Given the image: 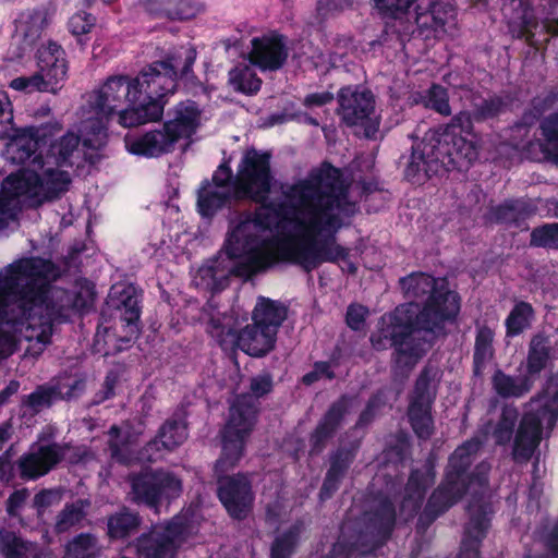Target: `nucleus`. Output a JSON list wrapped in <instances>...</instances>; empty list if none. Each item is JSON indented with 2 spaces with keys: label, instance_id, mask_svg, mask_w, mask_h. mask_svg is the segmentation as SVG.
I'll return each instance as SVG.
<instances>
[{
  "label": "nucleus",
  "instance_id": "obj_47",
  "mask_svg": "<svg viewBox=\"0 0 558 558\" xmlns=\"http://www.w3.org/2000/svg\"><path fill=\"white\" fill-rule=\"evenodd\" d=\"M302 524L295 522L277 535L270 545V558H292L300 543Z\"/></svg>",
  "mask_w": 558,
  "mask_h": 558
},
{
  "label": "nucleus",
  "instance_id": "obj_28",
  "mask_svg": "<svg viewBox=\"0 0 558 558\" xmlns=\"http://www.w3.org/2000/svg\"><path fill=\"white\" fill-rule=\"evenodd\" d=\"M363 523L366 529H372L381 542H388L397 523L395 501L385 494H377L368 509L363 512Z\"/></svg>",
  "mask_w": 558,
  "mask_h": 558
},
{
  "label": "nucleus",
  "instance_id": "obj_36",
  "mask_svg": "<svg viewBox=\"0 0 558 558\" xmlns=\"http://www.w3.org/2000/svg\"><path fill=\"white\" fill-rule=\"evenodd\" d=\"M288 307L279 301L266 296H258L252 313L254 324L278 333L282 323L287 319Z\"/></svg>",
  "mask_w": 558,
  "mask_h": 558
},
{
  "label": "nucleus",
  "instance_id": "obj_1",
  "mask_svg": "<svg viewBox=\"0 0 558 558\" xmlns=\"http://www.w3.org/2000/svg\"><path fill=\"white\" fill-rule=\"evenodd\" d=\"M60 277V267L40 256L20 258L0 270V359L16 351V333L36 340L39 355L51 343L53 324L69 320L72 294L52 288Z\"/></svg>",
  "mask_w": 558,
  "mask_h": 558
},
{
  "label": "nucleus",
  "instance_id": "obj_3",
  "mask_svg": "<svg viewBox=\"0 0 558 558\" xmlns=\"http://www.w3.org/2000/svg\"><path fill=\"white\" fill-rule=\"evenodd\" d=\"M399 286L408 300L423 299L422 307L410 302L397 306L388 315L377 332L369 337L376 351L392 349V367L408 373L434 345L435 339L445 332L446 323L457 318L460 295L445 283L426 272H412L400 278Z\"/></svg>",
  "mask_w": 558,
  "mask_h": 558
},
{
  "label": "nucleus",
  "instance_id": "obj_20",
  "mask_svg": "<svg viewBox=\"0 0 558 558\" xmlns=\"http://www.w3.org/2000/svg\"><path fill=\"white\" fill-rule=\"evenodd\" d=\"M288 37L278 31H270L251 40L248 61L262 72L281 70L289 58Z\"/></svg>",
  "mask_w": 558,
  "mask_h": 558
},
{
  "label": "nucleus",
  "instance_id": "obj_23",
  "mask_svg": "<svg viewBox=\"0 0 558 558\" xmlns=\"http://www.w3.org/2000/svg\"><path fill=\"white\" fill-rule=\"evenodd\" d=\"M187 438V423L185 414L175 411L159 427L156 436L142 449L141 458L150 462L159 459L162 450L171 451L182 445Z\"/></svg>",
  "mask_w": 558,
  "mask_h": 558
},
{
  "label": "nucleus",
  "instance_id": "obj_24",
  "mask_svg": "<svg viewBox=\"0 0 558 558\" xmlns=\"http://www.w3.org/2000/svg\"><path fill=\"white\" fill-rule=\"evenodd\" d=\"M350 400L348 395H341L329 405L327 411L319 418L317 425L308 436L311 456L320 454L327 447L329 440L336 436L345 415L349 413Z\"/></svg>",
  "mask_w": 558,
  "mask_h": 558
},
{
  "label": "nucleus",
  "instance_id": "obj_22",
  "mask_svg": "<svg viewBox=\"0 0 558 558\" xmlns=\"http://www.w3.org/2000/svg\"><path fill=\"white\" fill-rule=\"evenodd\" d=\"M359 448V442H351L338 446L329 451L327 457L328 468L318 493L322 502L331 499L339 490L357 457Z\"/></svg>",
  "mask_w": 558,
  "mask_h": 558
},
{
  "label": "nucleus",
  "instance_id": "obj_45",
  "mask_svg": "<svg viewBox=\"0 0 558 558\" xmlns=\"http://www.w3.org/2000/svg\"><path fill=\"white\" fill-rule=\"evenodd\" d=\"M541 402L538 411L546 417L547 427L555 426L558 421V372L550 375L542 391L532 399Z\"/></svg>",
  "mask_w": 558,
  "mask_h": 558
},
{
  "label": "nucleus",
  "instance_id": "obj_34",
  "mask_svg": "<svg viewBox=\"0 0 558 558\" xmlns=\"http://www.w3.org/2000/svg\"><path fill=\"white\" fill-rule=\"evenodd\" d=\"M39 182V173L36 171L11 173L3 180L0 194L9 197L11 204L21 196H26L36 203L38 195L36 186L40 184Z\"/></svg>",
  "mask_w": 558,
  "mask_h": 558
},
{
  "label": "nucleus",
  "instance_id": "obj_64",
  "mask_svg": "<svg viewBox=\"0 0 558 558\" xmlns=\"http://www.w3.org/2000/svg\"><path fill=\"white\" fill-rule=\"evenodd\" d=\"M119 381V375L114 371L106 374L101 388L94 395L93 403L101 404L116 396V387Z\"/></svg>",
  "mask_w": 558,
  "mask_h": 558
},
{
  "label": "nucleus",
  "instance_id": "obj_15",
  "mask_svg": "<svg viewBox=\"0 0 558 558\" xmlns=\"http://www.w3.org/2000/svg\"><path fill=\"white\" fill-rule=\"evenodd\" d=\"M185 518L175 515L165 524L153 525L133 542L137 558H174L187 534Z\"/></svg>",
  "mask_w": 558,
  "mask_h": 558
},
{
  "label": "nucleus",
  "instance_id": "obj_12",
  "mask_svg": "<svg viewBox=\"0 0 558 558\" xmlns=\"http://www.w3.org/2000/svg\"><path fill=\"white\" fill-rule=\"evenodd\" d=\"M129 482L131 501L156 512L182 493V481L173 472L163 469H143L132 473Z\"/></svg>",
  "mask_w": 558,
  "mask_h": 558
},
{
  "label": "nucleus",
  "instance_id": "obj_49",
  "mask_svg": "<svg viewBox=\"0 0 558 558\" xmlns=\"http://www.w3.org/2000/svg\"><path fill=\"white\" fill-rule=\"evenodd\" d=\"M196 278L199 279V284L214 293L222 291L228 286V276L220 269V263L217 258L210 259L201 266Z\"/></svg>",
  "mask_w": 558,
  "mask_h": 558
},
{
  "label": "nucleus",
  "instance_id": "obj_44",
  "mask_svg": "<svg viewBox=\"0 0 558 558\" xmlns=\"http://www.w3.org/2000/svg\"><path fill=\"white\" fill-rule=\"evenodd\" d=\"M535 311L531 303L518 301L505 319L506 337L515 338L531 328Z\"/></svg>",
  "mask_w": 558,
  "mask_h": 558
},
{
  "label": "nucleus",
  "instance_id": "obj_55",
  "mask_svg": "<svg viewBox=\"0 0 558 558\" xmlns=\"http://www.w3.org/2000/svg\"><path fill=\"white\" fill-rule=\"evenodd\" d=\"M383 19H402L409 14L413 0H373Z\"/></svg>",
  "mask_w": 558,
  "mask_h": 558
},
{
  "label": "nucleus",
  "instance_id": "obj_50",
  "mask_svg": "<svg viewBox=\"0 0 558 558\" xmlns=\"http://www.w3.org/2000/svg\"><path fill=\"white\" fill-rule=\"evenodd\" d=\"M29 545L15 532L0 529V554L3 558H31Z\"/></svg>",
  "mask_w": 558,
  "mask_h": 558
},
{
  "label": "nucleus",
  "instance_id": "obj_52",
  "mask_svg": "<svg viewBox=\"0 0 558 558\" xmlns=\"http://www.w3.org/2000/svg\"><path fill=\"white\" fill-rule=\"evenodd\" d=\"M230 82L234 89L246 95L257 94L263 81L250 68H235L230 72Z\"/></svg>",
  "mask_w": 558,
  "mask_h": 558
},
{
  "label": "nucleus",
  "instance_id": "obj_7",
  "mask_svg": "<svg viewBox=\"0 0 558 558\" xmlns=\"http://www.w3.org/2000/svg\"><path fill=\"white\" fill-rule=\"evenodd\" d=\"M20 162H29L38 165L40 168L45 163H52L58 168H80L84 163L96 165L99 160L97 153H90V140H82L74 132H66L56 141L50 142L46 154L44 148L47 146L46 133L37 126H26L17 131L14 137Z\"/></svg>",
  "mask_w": 558,
  "mask_h": 558
},
{
  "label": "nucleus",
  "instance_id": "obj_13",
  "mask_svg": "<svg viewBox=\"0 0 558 558\" xmlns=\"http://www.w3.org/2000/svg\"><path fill=\"white\" fill-rule=\"evenodd\" d=\"M438 381V367L425 365L415 379L409 399L408 420L413 433L421 440H428L435 432L432 410L437 397Z\"/></svg>",
  "mask_w": 558,
  "mask_h": 558
},
{
  "label": "nucleus",
  "instance_id": "obj_51",
  "mask_svg": "<svg viewBox=\"0 0 558 558\" xmlns=\"http://www.w3.org/2000/svg\"><path fill=\"white\" fill-rule=\"evenodd\" d=\"M530 247L558 251V222H547L532 229Z\"/></svg>",
  "mask_w": 558,
  "mask_h": 558
},
{
  "label": "nucleus",
  "instance_id": "obj_2",
  "mask_svg": "<svg viewBox=\"0 0 558 558\" xmlns=\"http://www.w3.org/2000/svg\"><path fill=\"white\" fill-rule=\"evenodd\" d=\"M283 196L305 220H295L296 234L277 240L280 262L300 266L311 272L324 263H335L330 244L354 217L357 204L350 198V186L340 168L324 160L283 190Z\"/></svg>",
  "mask_w": 558,
  "mask_h": 558
},
{
  "label": "nucleus",
  "instance_id": "obj_31",
  "mask_svg": "<svg viewBox=\"0 0 558 558\" xmlns=\"http://www.w3.org/2000/svg\"><path fill=\"white\" fill-rule=\"evenodd\" d=\"M143 291L134 284L125 286L117 296L116 307L120 312V318L125 323L130 338L140 332L142 315Z\"/></svg>",
  "mask_w": 558,
  "mask_h": 558
},
{
  "label": "nucleus",
  "instance_id": "obj_14",
  "mask_svg": "<svg viewBox=\"0 0 558 558\" xmlns=\"http://www.w3.org/2000/svg\"><path fill=\"white\" fill-rule=\"evenodd\" d=\"M269 194L267 193L262 201H253L260 204V207L251 213H242L239 215L238 220H231V228L229 234L241 238L242 240L250 241L254 239V243L265 246L266 241L262 238L258 231L271 230V228L280 221H292L290 217L291 210L299 213L291 203L286 198L287 203L275 204L270 202Z\"/></svg>",
  "mask_w": 558,
  "mask_h": 558
},
{
  "label": "nucleus",
  "instance_id": "obj_27",
  "mask_svg": "<svg viewBox=\"0 0 558 558\" xmlns=\"http://www.w3.org/2000/svg\"><path fill=\"white\" fill-rule=\"evenodd\" d=\"M169 114L172 118L163 123L162 130L174 146L181 138H187L197 131L202 111L196 101L186 99L178 102Z\"/></svg>",
  "mask_w": 558,
  "mask_h": 558
},
{
  "label": "nucleus",
  "instance_id": "obj_32",
  "mask_svg": "<svg viewBox=\"0 0 558 558\" xmlns=\"http://www.w3.org/2000/svg\"><path fill=\"white\" fill-rule=\"evenodd\" d=\"M551 350L550 340L545 333L539 332L531 338L523 375L529 378L533 385H535L542 372L546 369L551 359Z\"/></svg>",
  "mask_w": 558,
  "mask_h": 558
},
{
  "label": "nucleus",
  "instance_id": "obj_9",
  "mask_svg": "<svg viewBox=\"0 0 558 558\" xmlns=\"http://www.w3.org/2000/svg\"><path fill=\"white\" fill-rule=\"evenodd\" d=\"M195 60L196 50L189 48L180 71H178L177 57L168 56L163 60L147 65L137 76L132 77L136 90L141 92V95H138L140 108L145 109L147 113H151V105L159 107V114L155 113V116L149 114L143 118L145 124L161 120L168 96L177 90L179 78H187L190 74H193Z\"/></svg>",
  "mask_w": 558,
  "mask_h": 558
},
{
  "label": "nucleus",
  "instance_id": "obj_37",
  "mask_svg": "<svg viewBox=\"0 0 558 558\" xmlns=\"http://www.w3.org/2000/svg\"><path fill=\"white\" fill-rule=\"evenodd\" d=\"M19 32L26 45H34L49 24L48 11L45 7L27 9L20 13L15 21Z\"/></svg>",
  "mask_w": 558,
  "mask_h": 558
},
{
  "label": "nucleus",
  "instance_id": "obj_5",
  "mask_svg": "<svg viewBox=\"0 0 558 558\" xmlns=\"http://www.w3.org/2000/svg\"><path fill=\"white\" fill-rule=\"evenodd\" d=\"M470 131V114L464 112L454 114L445 126L428 130L407 157L404 179L421 185L441 171L468 170L476 160V138Z\"/></svg>",
  "mask_w": 558,
  "mask_h": 558
},
{
  "label": "nucleus",
  "instance_id": "obj_48",
  "mask_svg": "<svg viewBox=\"0 0 558 558\" xmlns=\"http://www.w3.org/2000/svg\"><path fill=\"white\" fill-rule=\"evenodd\" d=\"M519 418V411L514 405H504L493 430V438L498 446H506L513 436L514 427Z\"/></svg>",
  "mask_w": 558,
  "mask_h": 558
},
{
  "label": "nucleus",
  "instance_id": "obj_56",
  "mask_svg": "<svg viewBox=\"0 0 558 558\" xmlns=\"http://www.w3.org/2000/svg\"><path fill=\"white\" fill-rule=\"evenodd\" d=\"M96 17L85 11H80L73 14L68 22L70 33L77 37V43L84 46L86 43L82 36L88 34L95 26Z\"/></svg>",
  "mask_w": 558,
  "mask_h": 558
},
{
  "label": "nucleus",
  "instance_id": "obj_4",
  "mask_svg": "<svg viewBox=\"0 0 558 558\" xmlns=\"http://www.w3.org/2000/svg\"><path fill=\"white\" fill-rule=\"evenodd\" d=\"M481 441L476 438L465 440L449 456L444 477L429 495L420 512L427 490L436 480L435 463L432 459L416 469H412L404 485V494L400 502V512L407 520L416 514V533L424 535L430 525L450 508L457 505L476 484L480 487L488 483V469L478 464L471 471Z\"/></svg>",
  "mask_w": 558,
  "mask_h": 558
},
{
  "label": "nucleus",
  "instance_id": "obj_16",
  "mask_svg": "<svg viewBox=\"0 0 558 558\" xmlns=\"http://www.w3.org/2000/svg\"><path fill=\"white\" fill-rule=\"evenodd\" d=\"M254 242L252 238L247 241L227 233L223 244L226 255L232 260L241 259L230 270V274L234 277L250 280L254 276L266 271L276 262H280L277 257V244L275 245V252H269L265 246Z\"/></svg>",
  "mask_w": 558,
  "mask_h": 558
},
{
  "label": "nucleus",
  "instance_id": "obj_30",
  "mask_svg": "<svg viewBox=\"0 0 558 558\" xmlns=\"http://www.w3.org/2000/svg\"><path fill=\"white\" fill-rule=\"evenodd\" d=\"M235 342L250 356L263 357L275 349L277 332L253 323L236 333Z\"/></svg>",
  "mask_w": 558,
  "mask_h": 558
},
{
  "label": "nucleus",
  "instance_id": "obj_11",
  "mask_svg": "<svg viewBox=\"0 0 558 558\" xmlns=\"http://www.w3.org/2000/svg\"><path fill=\"white\" fill-rule=\"evenodd\" d=\"M272 390L274 377L270 373L265 372L251 378L250 392L236 396L230 407L229 420L222 430V435L227 437L226 456L231 450V454L235 459L239 457L243 439L247 440L257 422L260 410L259 399Z\"/></svg>",
  "mask_w": 558,
  "mask_h": 558
},
{
  "label": "nucleus",
  "instance_id": "obj_35",
  "mask_svg": "<svg viewBox=\"0 0 558 558\" xmlns=\"http://www.w3.org/2000/svg\"><path fill=\"white\" fill-rule=\"evenodd\" d=\"M40 184L36 186V204L41 205L61 197L69 191L71 184L70 174L60 169L48 168L39 174Z\"/></svg>",
  "mask_w": 558,
  "mask_h": 558
},
{
  "label": "nucleus",
  "instance_id": "obj_26",
  "mask_svg": "<svg viewBox=\"0 0 558 558\" xmlns=\"http://www.w3.org/2000/svg\"><path fill=\"white\" fill-rule=\"evenodd\" d=\"M38 71L57 94L68 78L69 64L65 50L56 41L49 40L47 45L38 48L37 53Z\"/></svg>",
  "mask_w": 558,
  "mask_h": 558
},
{
  "label": "nucleus",
  "instance_id": "obj_53",
  "mask_svg": "<svg viewBox=\"0 0 558 558\" xmlns=\"http://www.w3.org/2000/svg\"><path fill=\"white\" fill-rule=\"evenodd\" d=\"M83 501L65 504L64 508L57 515L54 531L58 534L68 532L71 527L80 524L85 518Z\"/></svg>",
  "mask_w": 558,
  "mask_h": 558
},
{
  "label": "nucleus",
  "instance_id": "obj_6",
  "mask_svg": "<svg viewBox=\"0 0 558 558\" xmlns=\"http://www.w3.org/2000/svg\"><path fill=\"white\" fill-rule=\"evenodd\" d=\"M271 153L247 149L238 166L234 191H218L208 179L197 190L196 210L203 219L211 220L219 210L230 207L233 202L262 201L271 192Z\"/></svg>",
  "mask_w": 558,
  "mask_h": 558
},
{
  "label": "nucleus",
  "instance_id": "obj_25",
  "mask_svg": "<svg viewBox=\"0 0 558 558\" xmlns=\"http://www.w3.org/2000/svg\"><path fill=\"white\" fill-rule=\"evenodd\" d=\"M546 417L538 410L525 412L518 425L512 446V459L527 462L532 459L543 437V423Z\"/></svg>",
  "mask_w": 558,
  "mask_h": 558
},
{
  "label": "nucleus",
  "instance_id": "obj_10",
  "mask_svg": "<svg viewBox=\"0 0 558 558\" xmlns=\"http://www.w3.org/2000/svg\"><path fill=\"white\" fill-rule=\"evenodd\" d=\"M246 441L247 440L243 439L241 453L235 459L234 456L231 454V450H229L227 456L225 454L227 437L222 435L221 453L214 466L217 482V497L228 515L238 521L245 520L250 515L255 501L251 474L243 472L232 475L228 474L243 458Z\"/></svg>",
  "mask_w": 558,
  "mask_h": 558
},
{
  "label": "nucleus",
  "instance_id": "obj_41",
  "mask_svg": "<svg viewBox=\"0 0 558 558\" xmlns=\"http://www.w3.org/2000/svg\"><path fill=\"white\" fill-rule=\"evenodd\" d=\"M542 140L536 145L542 153V160L558 163V111L546 117L539 124Z\"/></svg>",
  "mask_w": 558,
  "mask_h": 558
},
{
  "label": "nucleus",
  "instance_id": "obj_46",
  "mask_svg": "<svg viewBox=\"0 0 558 558\" xmlns=\"http://www.w3.org/2000/svg\"><path fill=\"white\" fill-rule=\"evenodd\" d=\"M341 536L345 537V542L353 553L369 554L377 550L387 542H381L378 535L374 534L372 529H347L341 532Z\"/></svg>",
  "mask_w": 558,
  "mask_h": 558
},
{
  "label": "nucleus",
  "instance_id": "obj_18",
  "mask_svg": "<svg viewBox=\"0 0 558 558\" xmlns=\"http://www.w3.org/2000/svg\"><path fill=\"white\" fill-rule=\"evenodd\" d=\"M469 520L464 525L458 558H481V547L486 538L494 515L490 501L473 498L468 506Z\"/></svg>",
  "mask_w": 558,
  "mask_h": 558
},
{
  "label": "nucleus",
  "instance_id": "obj_19",
  "mask_svg": "<svg viewBox=\"0 0 558 558\" xmlns=\"http://www.w3.org/2000/svg\"><path fill=\"white\" fill-rule=\"evenodd\" d=\"M414 2H416L414 14L409 11V14L402 19H384L386 24L390 25V21L399 22L401 27L397 32H408L412 26L410 17H414L421 34L429 37V32L445 31V25L456 12L450 0H413L412 4Z\"/></svg>",
  "mask_w": 558,
  "mask_h": 558
},
{
  "label": "nucleus",
  "instance_id": "obj_60",
  "mask_svg": "<svg viewBox=\"0 0 558 558\" xmlns=\"http://www.w3.org/2000/svg\"><path fill=\"white\" fill-rule=\"evenodd\" d=\"M86 384L82 378L68 377L59 380L56 385L57 397L60 400H72L81 397L85 390Z\"/></svg>",
  "mask_w": 558,
  "mask_h": 558
},
{
  "label": "nucleus",
  "instance_id": "obj_42",
  "mask_svg": "<svg viewBox=\"0 0 558 558\" xmlns=\"http://www.w3.org/2000/svg\"><path fill=\"white\" fill-rule=\"evenodd\" d=\"M411 101L413 105H421L425 109L433 110L444 117L451 114L448 89L437 83H433L424 92L413 94Z\"/></svg>",
  "mask_w": 558,
  "mask_h": 558
},
{
  "label": "nucleus",
  "instance_id": "obj_29",
  "mask_svg": "<svg viewBox=\"0 0 558 558\" xmlns=\"http://www.w3.org/2000/svg\"><path fill=\"white\" fill-rule=\"evenodd\" d=\"M124 145L131 155L145 158H157L173 149V145L169 143L162 129L148 131L141 135H126Z\"/></svg>",
  "mask_w": 558,
  "mask_h": 558
},
{
  "label": "nucleus",
  "instance_id": "obj_62",
  "mask_svg": "<svg viewBox=\"0 0 558 558\" xmlns=\"http://www.w3.org/2000/svg\"><path fill=\"white\" fill-rule=\"evenodd\" d=\"M383 405L384 401L381 395L379 392L373 393L368 398L365 408L360 413L354 428L361 429L372 424Z\"/></svg>",
  "mask_w": 558,
  "mask_h": 558
},
{
  "label": "nucleus",
  "instance_id": "obj_39",
  "mask_svg": "<svg viewBox=\"0 0 558 558\" xmlns=\"http://www.w3.org/2000/svg\"><path fill=\"white\" fill-rule=\"evenodd\" d=\"M492 387L500 398L519 399L527 395L534 385L523 374L514 377L497 368L492 376Z\"/></svg>",
  "mask_w": 558,
  "mask_h": 558
},
{
  "label": "nucleus",
  "instance_id": "obj_54",
  "mask_svg": "<svg viewBox=\"0 0 558 558\" xmlns=\"http://www.w3.org/2000/svg\"><path fill=\"white\" fill-rule=\"evenodd\" d=\"M97 538L92 533H80L65 546V553L70 558H93Z\"/></svg>",
  "mask_w": 558,
  "mask_h": 558
},
{
  "label": "nucleus",
  "instance_id": "obj_43",
  "mask_svg": "<svg viewBox=\"0 0 558 558\" xmlns=\"http://www.w3.org/2000/svg\"><path fill=\"white\" fill-rule=\"evenodd\" d=\"M507 107V102L504 97L499 95H493L488 98L483 99L480 104H475L473 106L472 112L463 111L464 113L470 114L471 121V131L476 138V158L478 157V149L481 145V136L474 131L473 122H484L490 119H495L499 117Z\"/></svg>",
  "mask_w": 558,
  "mask_h": 558
},
{
  "label": "nucleus",
  "instance_id": "obj_8",
  "mask_svg": "<svg viewBox=\"0 0 558 558\" xmlns=\"http://www.w3.org/2000/svg\"><path fill=\"white\" fill-rule=\"evenodd\" d=\"M140 90H136L133 78L119 74L109 76L105 83L89 96V106L100 124L117 120L123 128H136L145 124L144 117L159 114V107L151 105V113L138 105Z\"/></svg>",
  "mask_w": 558,
  "mask_h": 558
},
{
  "label": "nucleus",
  "instance_id": "obj_59",
  "mask_svg": "<svg viewBox=\"0 0 558 558\" xmlns=\"http://www.w3.org/2000/svg\"><path fill=\"white\" fill-rule=\"evenodd\" d=\"M168 20H190L199 11L198 4L192 0H168Z\"/></svg>",
  "mask_w": 558,
  "mask_h": 558
},
{
  "label": "nucleus",
  "instance_id": "obj_38",
  "mask_svg": "<svg viewBox=\"0 0 558 558\" xmlns=\"http://www.w3.org/2000/svg\"><path fill=\"white\" fill-rule=\"evenodd\" d=\"M142 524V517L135 510L122 506L107 518V535L110 539H125L136 533Z\"/></svg>",
  "mask_w": 558,
  "mask_h": 558
},
{
  "label": "nucleus",
  "instance_id": "obj_33",
  "mask_svg": "<svg viewBox=\"0 0 558 558\" xmlns=\"http://www.w3.org/2000/svg\"><path fill=\"white\" fill-rule=\"evenodd\" d=\"M495 330L487 324H477L472 355V372L476 377L484 374L487 365L495 359Z\"/></svg>",
  "mask_w": 558,
  "mask_h": 558
},
{
  "label": "nucleus",
  "instance_id": "obj_21",
  "mask_svg": "<svg viewBox=\"0 0 558 558\" xmlns=\"http://www.w3.org/2000/svg\"><path fill=\"white\" fill-rule=\"evenodd\" d=\"M338 114L348 126H365L366 135L369 136L367 122L375 109V97L367 88L359 86H345L338 92Z\"/></svg>",
  "mask_w": 558,
  "mask_h": 558
},
{
  "label": "nucleus",
  "instance_id": "obj_61",
  "mask_svg": "<svg viewBox=\"0 0 558 558\" xmlns=\"http://www.w3.org/2000/svg\"><path fill=\"white\" fill-rule=\"evenodd\" d=\"M13 119L10 98L7 93L0 92V137L10 136V131H13L12 138L14 140L20 129L13 128Z\"/></svg>",
  "mask_w": 558,
  "mask_h": 558
},
{
  "label": "nucleus",
  "instance_id": "obj_58",
  "mask_svg": "<svg viewBox=\"0 0 558 558\" xmlns=\"http://www.w3.org/2000/svg\"><path fill=\"white\" fill-rule=\"evenodd\" d=\"M359 4V0H317L316 12L318 16L327 17L356 10Z\"/></svg>",
  "mask_w": 558,
  "mask_h": 558
},
{
  "label": "nucleus",
  "instance_id": "obj_40",
  "mask_svg": "<svg viewBox=\"0 0 558 558\" xmlns=\"http://www.w3.org/2000/svg\"><path fill=\"white\" fill-rule=\"evenodd\" d=\"M532 213L531 206L520 199H506L489 210L494 222L514 227H520Z\"/></svg>",
  "mask_w": 558,
  "mask_h": 558
},
{
  "label": "nucleus",
  "instance_id": "obj_63",
  "mask_svg": "<svg viewBox=\"0 0 558 558\" xmlns=\"http://www.w3.org/2000/svg\"><path fill=\"white\" fill-rule=\"evenodd\" d=\"M57 399L58 397L54 385L49 387L39 386L35 391L27 396V404L34 409L50 407Z\"/></svg>",
  "mask_w": 558,
  "mask_h": 558
},
{
  "label": "nucleus",
  "instance_id": "obj_57",
  "mask_svg": "<svg viewBox=\"0 0 558 558\" xmlns=\"http://www.w3.org/2000/svg\"><path fill=\"white\" fill-rule=\"evenodd\" d=\"M537 22L532 15L523 13L517 21L509 23V32L513 38L524 39L529 45L532 44Z\"/></svg>",
  "mask_w": 558,
  "mask_h": 558
},
{
  "label": "nucleus",
  "instance_id": "obj_17",
  "mask_svg": "<svg viewBox=\"0 0 558 558\" xmlns=\"http://www.w3.org/2000/svg\"><path fill=\"white\" fill-rule=\"evenodd\" d=\"M66 447L59 442L33 444L16 460L17 476L23 482H35L54 470L65 458Z\"/></svg>",
  "mask_w": 558,
  "mask_h": 558
}]
</instances>
